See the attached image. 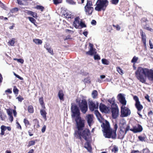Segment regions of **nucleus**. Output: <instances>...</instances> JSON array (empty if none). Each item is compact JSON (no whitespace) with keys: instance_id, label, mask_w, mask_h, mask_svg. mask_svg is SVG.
<instances>
[{"instance_id":"nucleus-42","label":"nucleus","mask_w":153,"mask_h":153,"mask_svg":"<svg viewBox=\"0 0 153 153\" xmlns=\"http://www.w3.org/2000/svg\"><path fill=\"white\" fill-rule=\"evenodd\" d=\"M24 123L26 126H27L29 125V121L26 119H24Z\"/></svg>"},{"instance_id":"nucleus-4","label":"nucleus","mask_w":153,"mask_h":153,"mask_svg":"<svg viewBox=\"0 0 153 153\" xmlns=\"http://www.w3.org/2000/svg\"><path fill=\"white\" fill-rule=\"evenodd\" d=\"M71 109L72 113L71 116L72 118L75 117V121L76 124L79 125L80 124H81L82 126L83 125L82 122H84V120H82L80 117V111L77 106L72 104Z\"/></svg>"},{"instance_id":"nucleus-62","label":"nucleus","mask_w":153,"mask_h":153,"mask_svg":"<svg viewBox=\"0 0 153 153\" xmlns=\"http://www.w3.org/2000/svg\"><path fill=\"white\" fill-rule=\"evenodd\" d=\"M18 10L17 8H14L12 9L11 11L12 13L16 11H17Z\"/></svg>"},{"instance_id":"nucleus-29","label":"nucleus","mask_w":153,"mask_h":153,"mask_svg":"<svg viewBox=\"0 0 153 153\" xmlns=\"http://www.w3.org/2000/svg\"><path fill=\"white\" fill-rule=\"evenodd\" d=\"M15 39L14 38H12L10 40H9L8 43L11 46H13L15 43Z\"/></svg>"},{"instance_id":"nucleus-55","label":"nucleus","mask_w":153,"mask_h":153,"mask_svg":"<svg viewBox=\"0 0 153 153\" xmlns=\"http://www.w3.org/2000/svg\"><path fill=\"white\" fill-rule=\"evenodd\" d=\"M130 129H130L129 126H127L125 129V134H126L127 133V131H128L129 130H130Z\"/></svg>"},{"instance_id":"nucleus-20","label":"nucleus","mask_w":153,"mask_h":153,"mask_svg":"<svg viewBox=\"0 0 153 153\" xmlns=\"http://www.w3.org/2000/svg\"><path fill=\"white\" fill-rule=\"evenodd\" d=\"M95 49H89V50L88 51L86 52V53L87 55L92 56L96 53V52L95 51Z\"/></svg>"},{"instance_id":"nucleus-22","label":"nucleus","mask_w":153,"mask_h":153,"mask_svg":"<svg viewBox=\"0 0 153 153\" xmlns=\"http://www.w3.org/2000/svg\"><path fill=\"white\" fill-rule=\"evenodd\" d=\"M27 13L33 16V17L37 18V14L31 11H27Z\"/></svg>"},{"instance_id":"nucleus-11","label":"nucleus","mask_w":153,"mask_h":153,"mask_svg":"<svg viewBox=\"0 0 153 153\" xmlns=\"http://www.w3.org/2000/svg\"><path fill=\"white\" fill-rule=\"evenodd\" d=\"M111 113L113 118H117L119 115V110L117 106L111 108Z\"/></svg>"},{"instance_id":"nucleus-34","label":"nucleus","mask_w":153,"mask_h":153,"mask_svg":"<svg viewBox=\"0 0 153 153\" xmlns=\"http://www.w3.org/2000/svg\"><path fill=\"white\" fill-rule=\"evenodd\" d=\"M111 151L112 152H114L115 153L117 152L118 151V148L116 146H114L113 148L112 149Z\"/></svg>"},{"instance_id":"nucleus-52","label":"nucleus","mask_w":153,"mask_h":153,"mask_svg":"<svg viewBox=\"0 0 153 153\" xmlns=\"http://www.w3.org/2000/svg\"><path fill=\"white\" fill-rule=\"evenodd\" d=\"M117 71L118 72L121 74V73H123V70L119 67L117 68Z\"/></svg>"},{"instance_id":"nucleus-1","label":"nucleus","mask_w":153,"mask_h":153,"mask_svg":"<svg viewBox=\"0 0 153 153\" xmlns=\"http://www.w3.org/2000/svg\"><path fill=\"white\" fill-rule=\"evenodd\" d=\"M135 76L139 81L145 83L147 78L150 81L153 82V70L139 67L135 72Z\"/></svg>"},{"instance_id":"nucleus-28","label":"nucleus","mask_w":153,"mask_h":153,"mask_svg":"<svg viewBox=\"0 0 153 153\" xmlns=\"http://www.w3.org/2000/svg\"><path fill=\"white\" fill-rule=\"evenodd\" d=\"M97 95V92L96 90L93 91L92 93V96L93 98L94 99L95 98Z\"/></svg>"},{"instance_id":"nucleus-26","label":"nucleus","mask_w":153,"mask_h":153,"mask_svg":"<svg viewBox=\"0 0 153 153\" xmlns=\"http://www.w3.org/2000/svg\"><path fill=\"white\" fill-rule=\"evenodd\" d=\"M33 41L36 44L38 45L41 44L42 43V41L38 39H33Z\"/></svg>"},{"instance_id":"nucleus-49","label":"nucleus","mask_w":153,"mask_h":153,"mask_svg":"<svg viewBox=\"0 0 153 153\" xmlns=\"http://www.w3.org/2000/svg\"><path fill=\"white\" fill-rule=\"evenodd\" d=\"M119 0H112L111 2L112 4H116L118 3Z\"/></svg>"},{"instance_id":"nucleus-31","label":"nucleus","mask_w":153,"mask_h":153,"mask_svg":"<svg viewBox=\"0 0 153 153\" xmlns=\"http://www.w3.org/2000/svg\"><path fill=\"white\" fill-rule=\"evenodd\" d=\"M67 3L71 5H75L76 4L73 0H66Z\"/></svg>"},{"instance_id":"nucleus-48","label":"nucleus","mask_w":153,"mask_h":153,"mask_svg":"<svg viewBox=\"0 0 153 153\" xmlns=\"http://www.w3.org/2000/svg\"><path fill=\"white\" fill-rule=\"evenodd\" d=\"M65 16L68 18H71L72 16L71 14H68V13H66L65 14Z\"/></svg>"},{"instance_id":"nucleus-2","label":"nucleus","mask_w":153,"mask_h":153,"mask_svg":"<svg viewBox=\"0 0 153 153\" xmlns=\"http://www.w3.org/2000/svg\"><path fill=\"white\" fill-rule=\"evenodd\" d=\"M101 127L103 128L104 136L105 138L116 139L117 137L116 131L118 128L116 123L114 124V130L112 131L110 128V124L107 121L105 120V123L101 125Z\"/></svg>"},{"instance_id":"nucleus-39","label":"nucleus","mask_w":153,"mask_h":153,"mask_svg":"<svg viewBox=\"0 0 153 153\" xmlns=\"http://www.w3.org/2000/svg\"><path fill=\"white\" fill-rule=\"evenodd\" d=\"M12 111L13 110L11 109H8L7 110V113L9 116L12 115Z\"/></svg>"},{"instance_id":"nucleus-35","label":"nucleus","mask_w":153,"mask_h":153,"mask_svg":"<svg viewBox=\"0 0 153 153\" xmlns=\"http://www.w3.org/2000/svg\"><path fill=\"white\" fill-rule=\"evenodd\" d=\"M29 21L33 23H34L36 22V20L33 18L29 17H28Z\"/></svg>"},{"instance_id":"nucleus-45","label":"nucleus","mask_w":153,"mask_h":153,"mask_svg":"<svg viewBox=\"0 0 153 153\" xmlns=\"http://www.w3.org/2000/svg\"><path fill=\"white\" fill-rule=\"evenodd\" d=\"M138 138L139 140L141 141H145V138L144 137H142L141 136H139L138 137Z\"/></svg>"},{"instance_id":"nucleus-15","label":"nucleus","mask_w":153,"mask_h":153,"mask_svg":"<svg viewBox=\"0 0 153 153\" xmlns=\"http://www.w3.org/2000/svg\"><path fill=\"white\" fill-rule=\"evenodd\" d=\"M93 115L92 114H89L86 116V119L89 126H91V124L93 123Z\"/></svg>"},{"instance_id":"nucleus-47","label":"nucleus","mask_w":153,"mask_h":153,"mask_svg":"<svg viewBox=\"0 0 153 153\" xmlns=\"http://www.w3.org/2000/svg\"><path fill=\"white\" fill-rule=\"evenodd\" d=\"M19 102H21L24 100L23 98L20 96H19L16 98Z\"/></svg>"},{"instance_id":"nucleus-23","label":"nucleus","mask_w":153,"mask_h":153,"mask_svg":"<svg viewBox=\"0 0 153 153\" xmlns=\"http://www.w3.org/2000/svg\"><path fill=\"white\" fill-rule=\"evenodd\" d=\"M40 113L41 115L44 119H46V114H47L46 111L43 109H42L40 110Z\"/></svg>"},{"instance_id":"nucleus-36","label":"nucleus","mask_w":153,"mask_h":153,"mask_svg":"<svg viewBox=\"0 0 153 153\" xmlns=\"http://www.w3.org/2000/svg\"><path fill=\"white\" fill-rule=\"evenodd\" d=\"M35 142L33 140H31L28 143V146H32L34 145L35 144Z\"/></svg>"},{"instance_id":"nucleus-3","label":"nucleus","mask_w":153,"mask_h":153,"mask_svg":"<svg viewBox=\"0 0 153 153\" xmlns=\"http://www.w3.org/2000/svg\"><path fill=\"white\" fill-rule=\"evenodd\" d=\"M83 125L82 126L81 124L79 125L76 124L78 130L75 131L74 133V136L77 138L82 139V137L86 141H88L90 137V131L88 129H85L82 131L84 127V122H82Z\"/></svg>"},{"instance_id":"nucleus-8","label":"nucleus","mask_w":153,"mask_h":153,"mask_svg":"<svg viewBox=\"0 0 153 153\" xmlns=\"http://www.w3.org/2000/svg\"><path fill=\"white\" fill-rule=\"evenodd\" d=\"M88 104L89 109L91 111H93L95 109L98 108L99 103L97 102L93 101L89 99L88 100Z\"/></svg>"},{"instance_id":"nucleus-24","label":"nucleus","mask_w":153,"mask_h":153,"mask_svg":"<svg viewBox=\"0 0 153 153\" xmlns=\"http://www.w3.org/2000/svg\"><path fill=\"white\" fill-rule=\"evenodd\" d=\"M143 27L144 29H145L148 30L150 32H153V29L151 28L150 27H149L148 25H143Z\"/></svg>"},{"instance_id":"nucleus-30","label":"nucleus","mask_w":153,"mask_h":153,"mask_svg":"<svg viewBox=\"0 0 153 153\" xmlns=\"http://www.w3.org/2000/svg\"><path fill=\"white\" fill-rule=\"evenodd\" d=\"M102 64L104 65H108L109 62L106 59H102Z\"/></svg>"},{"instance_id":"nucleus-17","label":"nucleus","mask_w":153,"mask_h":153,"mask_svg":"<svg viewBox=\"0 0 153 153\" xmlns=\"http://www.w3.org/2000/svg\"><path fill=\"white\" fill-rule=\"evenodd\" d=\"M84 147L86 148L89 152H91L92 148L88 141H86V142L85 143Z\"/></svg>"},{"instance_id":"nucleus-60","label":"nucleus","mask_w":153,"mask_h":153,"mask_svg":"<svg viewBox=\"0 0 153 153\" xmlns=\"http://www.w3.org/2000/svg\"><path fill=\"white\" fill-rule=\"evenodd\" d=\"M149 45H150V48L151 49L153 48V45L152 44V42L151 40H149Z\"/></svg>"},{"instance_id":"nucleus-46","label":"nucleus","mask_w":153,"mask_h":153,"mask_svg":"<svg viewBox=\"0 0 153 153\" xmlns=\"http://www.w3.org/2000/svg\"><path fill=\"white\" fill-rule=\"evenodd\" d=\"M39 103L40 104V105H43L44 104V101H43V98L41 97L39 98Z\"/></svg>"},{"instance_id":"nucleus-32","label":"nucleus","mask_w":153,"mask_h":153,"mask_svg":"<svg viewBox=\"0 0 153 153\" xmlns=\"http://www.w3.org/2000/svg\"><path fill=\"white\" fill-rule=\"evenodd\" d=\"M80 20L79 24V26H80L81 28L86 27V26L85 24L82 21V20Z\"/></svg>"},{"instance_id":"nucleus-5","label":"nucleus","mask_w":153,"mask_h":153,"mask_svg":"<svg viewBox=\"0 0 153 153\" xmlns=\"http://www.w3.org/2000/svg\"><path fill=\"white\" fill-rule=\"evenodd\" d=\"M108 2L107 0L97 1L96 4V6L95 9L96 11H100L102 10L104 11L108 4Z\"/></svg>"},{"instance_id":"nucleus-44","label":"nucleus","mask_w":153,"mask_h":153,"mask_svg":"<svg viewBox=\"0 0 153 153\" xmlns=\"http://www.w3.org/2000/svg\"><path fill=\"white\" fill-rule=\"evenodd\" d=\"M46 49L51 54H53V51L52 49H51L50 48L48 47H47Z\"/></svg>"},{"instance_id":"nucleus-33","label":"nucleus","mask_w":153,"mask_h":153,"mask_svg":"<svg viewBox=\"0 0 153 153\" xmlns=\"http://www.w3.org/2000/svg\"><path fill=\"white\" fill-rule=\"evenodd\" d=\"M36 8L38 10H40L42 11L44 9V7L42 6L37 5Z\"/></svg>"},{"instance_id":"nucleus-38","label":"nucleus","mask_w":153,"mask_h":153,"mask_svg":"<svg viewBox=\"0 0 153 153\" xmlns=\"http://www.w3.org/2000/svg\"><path fill=\"white\" fill-rule=\"evenodd\" d=\"M138 59V58L137 57H136L135 56H134L132 59L131 60V62L133 63H135L137 62V60Z\"/></svg>"},{"instance_id":"nucleus-54","label":"nucleus","mask_w":153,"mask_h":153,"mask_svg":"<svg viewBox=\"0 0 153 153\" xmlns=\"http://www.w3.org/2000/svg\"><path fill=\"white\" fill-rule=\"evenodd\" d=\"M149 152V150L147 148H145L143 150V153H148Z\"/></svg>"},{"instance_id":"nucleus-53","label":"nucleus","mask_w":153,"mask_h":153,"mask_svg":"<svg viewBox=\"0 0 153 153\" xmlns=\"http://www.w3.org/2000/svg\"><path fill=\"white\" fill-rule=\"evenodd\" d=\"M1 131H4L6 130V126L4 125L1 126Z\"/></svg>"},{"instance_id":"nucleus-61","label":"nucleus","mask_w":153,"mask_h":153,"mask_svg":"<svg viewBox=\"0 0 153 153\" xmlns=\"http://www.w3.org/2000/svg\"><path fill=\"white\" fill-rule=\"evenodd\" d=\"M96 23V21L94 20H92L91 22V24L92 25H95Z\"/></svg>"},{"instance_id":"nucleus-7","label":"nucleus","mask_w":153,"mask_h":153,"mask_svg":"<svg viewBox=\"0 0 153 153\" xmlns=\"http://www.w3.org/2000/svg\"><path fill=\"white\" fill-rule=\"evenodd\" d=\"M92 5V1H88L84 7L87 15H90L92 14L94 9L93 8L91 7Z\"/></svg>"},{"instance_id":"nucleus-64","label":"nucleus","mask_w":153,"mask_h":153,"mask_svg":"<svg viewBox=\"0 0 153 153\" xmlns=\"http://www.w3.org/2000/svg\"><path fill=\"white\" fill-rule=\"evenodd\" d=\"M83 34L85 36L87 37L88 32L87 31H84L83 32Z\"/></svg>"},{"instance_id":"nucleus-41","label":"nucleus","mask_w":153,"mask_h":153,"mask_svg":"<svg viewBox=\"0 0 153 153\" xmlns=\"http://www.w3.org/2000/svg\"><path fill=\"white\" fill-rule=\"evenodd\" d=\"M84 81L85 83H89L90 82V79L88 77L84 79Z\"/></svg>"},{"instance_id":"nucleus-21","label":"nucleus","mask_w":153,"mask_h":153,"mask_svg":"<svg viewBox=\"0 0 153 153\" xmlns=\"http://www.w3.org/2000/svg\"><path fill=\"white\" fill-rule=\"evenodd\" d=\"M94 113L96 115L98 120L101 122V119H102V117L100 114V113L97 110H96L94 111Z\"/></svg>"},{"instance_id":"nucleus-40","label":"nucleus","mask_w":153,"mask_h":153,"mask_svg":"<svg viewBox=\"0 0 153 153\" xmlns=\"http://www.w3.org/2000/svg\"><path fill=\"white\" fill-rule=\"evenodd\" d=\"M62 0H53L54 3L55 4H57L62 2Z\"/></svg>"},{"instance_id":"nucleus-37","label":"nucleus","mask_w":153,"mask_h":153,"mask_svg":"<svg viewBox=\"0 0 153 153\" xmlns=\"http://www.w3.org/2000/svg\"><path fill=\"white\" fill-rule=\"evenodd\" d=\"M13 59L15 60H16L18 62H20L22 64L24 62V60L21 59H17L16 58H14Z\"/></svg>"},{"instance_id":"nucleus-12","label":"nucleus","mask_w":153,"mask_h":153,"mask_svg":"<svg viewBox=\"0 0 153 153\" xmlns=\"http://www.w3.org/2000/svg\"><path fill=\"white\" fill-rule=\"evenodd\" d=\"M143 128L140 125H138L137 126H134L130 130L132 131L134 133L141 132L142 131Z\"/></svg>"},{"instance_id":"nucleus-59","label":"nucleus","mask_w":153,"mask_h":153,"mask_svg":"<svg viewBox=\"0 0 153 153\" xmlns=\"http://www.w3.org/2000/svg\"><path fill=\"white\" fill-rule=\"evenodd\" d=\"M17 3L18 4L20 5H23V4L22 3V1L20 0H17Z\"/></svg>"},{"instance_id":"nucleus-63","label":"nucleus","mask_w":153,"mask_h":153,"mask_svg":"<svg viewBox=\"0 0 153 153\" xmlns=\"http://www.w3.org/2000/svg\"><path fill=\"white\" fill-rule=\"evenodd\" d=\"M5 92H8L9 93L11 94L12 93V92L11 90H10V89H8L5 91Z\"/></svg>"},{"instance_id":"nucleus-18","label":"nucleus","mask_w":153,"mask_h":153,"mask_svg":"<svg viewBox=\"0 0 153 153\" xmlns=\"http://www.w3.org/2000/svg\"><path fill=\"white\" fill-rule=\"evenodd\" d=\"M108 102L111 104V108L117 106L116 104H115L114 97H112L111 99L108 100Z\"/></svg>"},{"instance_id":"nucleus-6","label":"nucleus","mask_w":153,"mask_h":153,"mask_svg":"<svg viewBox=\"0 0 153 153\" xmlns=\"http://www.w3.org/2000/svg\"><path fill=\"white\" fill-rule=\"evenodd\" d=\"M76 101L78 103L79 107L82 113L83 114L85 113L88 109L86 101L85 100H83L80 102L79 100L78 101V99H77L76 100Z\"/></svg>"},{"instance_id":"nucleus-16","label":"nucleus","mask_w":153,"mask_h":153,"mask_svg":"<svg viewBox=\"0 0 153 153\" xmlns=\"http://www.w3.org/2000/svg\"><path fill=\"white\" fill-rule=\"evenodd\" d=\"M80 20L79 17H76L75 18L74 21L73 22V25L76 28H79L80 22L79 20Z\"/></svg>"},{"instance_id":"nucleus-56","label":"nucleus","mask_w":153,"mask_h":153,"mask_svg":"<svg viewBox=\"0 0 153 153\" xmlns=\"http://www.w3.org/2000/svg\"><path fill=\"white\" fill-rule=\"evenodd\" d=\"M13 91L15 94H18V90L16 87H14L13 89Z\"/></svg>"},{"instance_id":"nucleus-10","label":"nucleus","mask_w":153,"mask_h":153,"mask_svg":"<svg viewBox=\"0 0 153 153\" xmlns=\"http://www.w3.org/2000/svg\"><path fill=\"white\" fill-rule=\"evenodd\" d=\"M133 99L135 101V105L136 108L138 111H140L143 109V105L140 104L138 98L137 96H135L133 97Z\"/></svg>"},{"instance_id":"nucleus-57","label":"nucleus","mask_w":153,"mask_h":153,"mask_svg":"<svg viewBox=\"0 0 153 153\" xmlns=\"http://www.w3.org/2000/svg\"><path fill=\"white\" fill-rule=\"evenodd\" d=\"M46 128V126L45 125H44L42 127L41 130V131L42 133H44L45 132Z\"/></svg>"},{"instance_id":"nucleus-51","label":"nucleus","mask_w":153,"mask_h":153,"mask_svg":"<svg viewBox=\"0 0 153 153\" xmlns=\"http://www.w3.org/2000/svg\"><path fill=\"white\" fill-rule=\"evenodd\" d=\"M113 26L114 27H116V28L117 30H119L121 28L120 26L118 25H113Z\"/></svg>"},{"instance_id":"nucleus-13","label":"nucleus","mask_w":153,"mask_h":153,"mask_svg":"<svg viewBox=\"0 0 153 153\" xmlns=\"http://www.w3.org/2000/svg\"><path fill=\"white\" fill-rule=\"evenodd\" d=\"M117 97L120 102L123 105H122L125 106L126 105V101L125 97L122 94H120L118 95Z\"/></svg>"},{"instance_id":"nucleus-43","label":"nucleus","mask_w":153,"mask_h":153,"mask_svg":"<svg viewBox=\"0 0 153 153\" xmlns=\"http://www.w3.org/2000/svg\"><path fill=\"white\" fill-rule=\"evenodd\" d=\"M33 122H34L35 125H37L38 127H39V122L37 119H34L33 120Z\"/></svg>"},{"instance_id":"nucleus-19","label":"nucleus","mask_w":153,"mask_h":153,"mask_svg":"<svg viewBox=\"0 0 153 153\" xmlns=\"http://www.w3.org/2000/svg\"><path fill=\"white\" fill-rule=\"evenodd\" d=\"M64 94L62 90H59L58 94V96L60 100H64Z\"/></svg>"},{"instance_id":"nucleus-14","label":"nucleus","mask_w":153,"mask_h":153,"mask_svg":"<svg viewBox=\"0 0 153 153\" xmlns=\"http://www.w3.org/2000/svg\"><path fill=\"white\" fill-rule=\"evenodd\" d=\"M99 108L100 110L102 112H104L105 113H108L109 111V108L107 107L105 105L100 103L99 106Z\"/></svg>"},{"instance_id":"nucleus-50","label":"nucleus","mask_w":153,"mask_h":153,"mask_svg":"<svg viewBox=\"0 0 153 153\" xmlns=\"http://www.w3.org/2000/svg\"><path fill=\"white\" fill-rule=\"evenodd\" d=\"M94 58L95 60H100V56L98 55H95Z\"/></svg>"},{"instance_id":"nucleus-27","label":"nucleus","mask_w":153,"mask_h":153,"mask_svg":"<svg viewBox=\"0 0 153 153\" xmlns=\"http://www.w3.org/2000/svg\"><path fill=\"white\" fill-rule=\"evenodd\" d=\"M147 21V19L146 18H143L141 20V25L142 27H143V25H146V22Z\"/></svg>"},{"instance_id":"nucleus-25","label":"nucleus","mask_w":153,"mask_h":153,"mask_svg":"<svg viewBox=\"0 0 153 153\" xmlns=\"http://www.w3.org/2000/svg\"><path fill=\"white\" fill-rule=\"evenodd\" d=\"M28 112L30 113H33V112L34 110L33 107L31 105H29L27 107Z\"/></svg>"},{"instance_id":"nucleus-58","label":"nucleus","mask_w":153,"mask_h":153,"mask_svg":"<svg viewBox=\"0 0 153 153\" xmlns=\"http://www.w3.org/2000/svg\"><path fill=\"white\" fill-rule=\"evenodd\" d=\"M145 99H146L149 102H151L150 100L149 99V97L148 95H147L146 96H145Z\"/></svg>"},{"instance_id":"nucleus-9","label":"nucleus","mask_w":153,"mask_h":153,"mask_svg":"<svg viewBox=\"0 0 153 153\" xmlns=\"http://www.w3.org/2000/svg\"><path fill=\"white\" fill-rule=\"evenodd\" d=\"M131 114L130 110L125 106L122 105L121 108V115L122 117H127Z\"/></svg>"}]
</instances>
